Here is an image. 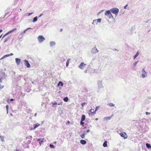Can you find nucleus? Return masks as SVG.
I'll return each mask as SVG.
<instances>
[{
  "label": "nucleus",
  "instance_id": "1",
  "mask_svg": "<svg viewBox=\"0 0 151 151\" xmlns=\"http://www.w3.org/2000/svg\"><path fill=\"white\" fill-rule=\"evenodd\" d=\"M110 10L111 11V12L114 14L116 16L118 14L119 10L117 8H113L110 9Z\"/></svg>",
  "mask_w": 151,
  "mask_h": 151
},
{
  "label": "nucleus",
  "instance_id": "2",
  "mask_svg": "<svg viewBox=\"0 0 151 151\" xmlns=\"http://www.w3.org/2000/svg\"><path fill=\"white\" fill-rule=\"evenodd\" d=\"M37 38L39 43L42 42L45 40V37L42 35H39Z\"/></svg>",
  "mask_w": 151,
  "mask_h": 151
},
{
  "label": "nucleus",
  "instance_id": "3",
  "mask_svg": "<svg viewBox=\"0 0 151 151\" xmlns=\"http://www.w3.org/2000/svg\"><path fill=\"white\" fill-rule=\"evenodd\" d=\"M17 29L16 28H15L14 29H12L9 31L8 32H7L4 35H3V36L2 37V39L6 35H8L10 33H11L14 32V31L16 30Z\"/></svg>",
  "mask_w": 151,
  "mask_h": 151
},
{
  "label": "nucleus",
  "instance_id": "4",
  "mask_svg": "<svg viewBox=\"0 0 151 151\" xmlns=\"http://www.w3.org/2000/svg\"><path fill=\"white\" fill-rule=\"evenodd\" d=\"M97 85L98 88L99 89H100L103 87L102 85V81H97Z\"/></svg>",
  "mask_w": 151,
  "mask_h": 151
},
{
  "label": "nucleus",
  "instance_id": "5",
  "mask_svg": "<svg viewBox=\"0 0 151 151\" xmlns=\"http://www.w3.org/2000/svg\"><path fill=\"white\" fill-rule=\"evenodd\" d=\"M120 136L123 137L124 139H125L127 138V135L124 132H122L119 134Z\"/></svg>",
  "mask_w": 151,
  "mask_h": 151
},
{
  "label": "nucleus",
  "instance_id": "6",
  "mask_svg": "<svg viewBox=\"0 0 151 151\" xmlns=\"http://www.w3.org/2000/svg\"><path fill=\"white\" fill-rule=\"evenodd\" d=\"M99 51L96 47L93 48L91 50V52L92 54H96Z\"/></svg>",
  "mask_w": 151,
  "mask_h": 151
},
{
  "label": "nucleus",
  "instance_id": "7",
  "mask_svg": "<svg viewBox=\"0 0 151 151\" xmlns=\"http://www.w3.org/2000/svg\"><path fill=\"white\" fill-rule=\"evenodd\" d=\"M24 62L25 65L27 67V68H29L30 67V64L29 63L28 60H24Z\"/></svg>",
  "mask_w": 151,
  "mask_h": 151
},
{
  "label": "nucleus",
  "instance_id": "8",
  "mask_svg": "<svg viewBox=\"0 0 151 151\" xmlns=\"http://www.w3.org/2000/svg\"><path fill=\"white\" fill-rule=\"evenodd\" d=\"M86 65V64H84V62H81L78 66V67L81 69H83Z\"/></svg>",
  "mask_w": 151,
  "mask_h": 151
},
{
  "label": "nucleus",
  "instance_id": "9",
  "mask_svg": "<svg viewBox=\"0 0 151 151\" xmlns=\"http://www.w3.org/2000/svg\"><path fill=\"white\" fill-rule=\"evenodd\" d=\"M142 76L143 78H145L147 75V73L144 70V69H142Z\"/></svg>",
  "mask_w": 151,
  "mask_h": 151
},
{
  "label": "nucleus",
  "instance_id": "10",
  "mask_svg": "<svg viewBox=\"0 0 151 151\" xmlns=\"http://www.w3.org/2000/svg\"><path fill=\"white\" fill-rule=\"evenodd\" d=\"M15 62L17 65H18L20 64L21 61L20 58H16L15 59Z\"/></svg>",
  "mask_w": 151,
  "mask_h": 151
},
{
  "label": "nucleus",
  "instance_id": "11",
  "mask_svg": "<svg viewBox=\"0 0 151 151\" xmlns=\"http://www.w3.org/2000/svg\"><path fill=\"white\" fill-rule=\"evenodd\" d=\"M37 141L39 142L40 145H41L42 143L43 142V139L38 138L37 139Z\"/></svg>",
  "mask_w": 151,
  "mask_h": 151
},
{
  "label": "nucleus",
  "instance_id": "12",
  "mask_svg": "<svg viewBox=\"0 0 151 151\" xmlns=\"http://www.w3.org/2000/svg\"><path fill=\"white\" fill-rule=\"evenodd\" d=\"M111 13V11L110 9V10H107L105 12V15L107 17L109 16Z\"/></svg>",
  "mask_w": 151,
  "mask_h": 151
},
{
  "label": "nucleus",
  "instance_id": "13",
  "mask_svg": "<svg viewBox=\"0 0 151 151\" xmlns=\"http://www.w3.org/2000/svg\"><path fill=\"white\" fill-rule=\"evenodd\" d=\"M113 115L112 114V115H111L110 116H109L104 117V119L105 120H110L111 119V118H112V117Z\"/></svg>",
  "mask_w": 151,
  "mask_h": 151
},
{
  "label": "nucleus",
  "instance_id": "14",
  "mask_svg": "<svg viewBox=\"0 0 151 151\" xmlns=\"http://www.w3.org/2000/svg\"><path fill=\"white\" fill-rule=\"evenodd\" d=\"M40 124L39 123H37L36 124H33V127H34L33 129H36L37 127H38L40 126Z\"/></svg>",
  "mask_w": 151,
  "mask_h": 151
},
{
  "label": "nucleus",
  "instance_id": "15",
  "mask_svg": "<svg viewBox=\"0 0 151 151\" xmlns=\"http://www.w3.org/2000/svg\"><path fill=\"white\" fill-rule=\"evenodd\" d=\"M80 142L81 144H82L83 145H84L86 144V140H83V139L81 140H80Z\"/></svg>",
  "mask_w": 151,
  "mask_h": 151
},
{
  "label": "nucleus",
  "instance_id": "16",
  "mask_svg": "<svg viewBox=\"0 0 151 151\" xmlns=\"http://www.w3.org/2000/svg\"><path fill=\"white\" fill-rule=\"evenodd\" d=\"M38 19L37 16H36L33 18L32 22L33 23L37 22Z\"/></svg>",
  "mask_w": 151,
  "mask_h": 151
},
{
  "label": "nucleus",
  "instance_id": "17",
  "mask_svg": "<svg viewBox=\"0 0 151 151\" xmlns=\"http://www.w3.org/2000/svg\"><path fill=\"white\" fill-rule=\"evenodd\" d=\"M86 119V116L84 114H83L82 115L81 118V121H84Z\"/></svg>",
  "mask_w": 151,
  "mask_h": 151
},
{
  "label": "nucleus",
  "instance_id": "18",
  "mask_svg": "<svg viewBox=\"0 0 151 151\" xmlns=\"http://www.w3.org/2000/svg\"><path fill=\"white\" fill-rule=\"evenodd\" d=\"M50 46L52 47L55 45V42L54 41H51L50 43Z\"/></svg>",
  "mask_w": 151,
  "mask_h": 151
},
{
  "label": "nucleus",
  "instance_id": "19",
  "mask_svg": "<svg viewBox=\"0 0 151 151\" xmlns=\"http://www.w3.org/2000/svg\"><path fill=\"white\" fill-rule=\"evenodd\" d=\"M63 86V82H62L61 81H60L58 82V83L57 85L58 86Z\"/></svg>",
  "mask_w": 151,
  "mask_h": 151
},
{
  "label": "nucleus",
  "instance_id": "20",
  "mask_svg": "<svg viewBox=\"0 0 151 151\" xmlns=\"http://www.w3.org/2000/svg\"><path fill=\"white\" fill-rule=\"evenodd\" d=\"M103 146L104 147H107V141H105L103 145Z\"/></svg>",
  "mask_w": 151,
  "mask_h": 151
},
{
  "label": "nucleus",
  "instance_id": "21",
  "mask_svg": "<svg viewBox=\"0 0 151 151\" xmlns=\"http://www.w3.org/2000/svg\"><path fill=\"white\" fill-rule=\"evenodd\" d=\"M52 104L53 105V106L54 107H57V105H58L57 103L56 102H52Z\"/></svg>",
  "mask_w": 151,
  "mask_h": 151
},
{
  "label": "nucleus",
  "instance_id": "22",
  "mask_svg": "<svg viewBox=\"0 0 151 151\" xmlns=\"http://www.w3.org/2000/svg\"><path fill=\"white\" fill-rule=\"evenodd\" d=\"M146 147L148 149L151 148V145L150 144H149L148 143H146Z\"/></svg>",
  "mask_w": 151,
  "mask_h": 151
},
{
  "label": "nucleus",
  "instance_id": "23",
  "mask_svg": "<svg viewBox=\"0 0 151 151\" xmlns=\"http://www.w3.org/2000/svg\"><path fill=\"white\" fill-rule=\"evenodd\" d=\"M139 54V53L138 51H137L136 54L133 56L134 59L136 57H137Z\"/></svg>",
  "mask_w": 151,
  "mask_h": 151
},
{
  "label": "nucleus",
  "instance_id": "24",
  "mask_svg": "<svg viewBox=\"0 0 151 151\" xmlns=\"http://www.w3.org/2000/svg\"><path fill=\"white\" fill-rule=\"evenodd\" d=\"M96 112L95 111H93V112H91L90 113H89L88 114H89V115L91 116H92V115H94L96 113Z\"/></svg>",
  "mask_w": 151,
  "mask_h": 151
},
{
  "label": "nucleus",
  "instance_id": "25",
  "mask_svg": "<svg viewBox=\"0 0 151 151\" xmlns=\"http://www.w3.org/2000/svg\"><path fill=\"white\" fill-rule=\"evenodd\" d=\"M11 38L10 36H9L7 38H6L4 40V43H5L6 42H7Z\"/></svg>",
  "mask_w": 151,
  "mask_h": 151
},
{
  "label": "nucleus",
  "instance_id": "26",
  "mask_svg": "<svg viewBox=\"0 0 151 151\" xmlns=\"http://www.w3.org/2000/svg\"><path fill=\"white\" fill-rule=\"evenodd\" d=\"M68 100V98L67 96L65 97L63 99V101L65 102H67Z\"/></svg>",
  "mask_w": 151,
  "mask_h": 151
},
{
  "label": "nucleus",
  "instance_id": "27",
  "mask_svg": "<svg viewBox=\"0 0 151 151\" xmlns=\"http://www.w3.org/2000/svg\"><path fill=\"white\" fill-rule=\"evenodd\" d=\"M107 105L110 107H114L115 106V104L112 103H108Z\"/></svg>",
  "mask_w": 151,
  "mask_h": 151
},
{
  "label": "nucleus",
  "instance_id": "28",
  "mask_svg": "<svg viewBox=\"0 0 151 151\" xmlns=\"http://www.w3.org/2000/svg\"><path fill=\"white\" fill-rule=\"evenodd\" d=\"M4 137L3 136L0 135V139L1 140V141L3 142H4L5 141L4 140Z\"/></svg>",
  "mask_w": 151,
  "mask_h": 151
},
{
  "label": "nucleus",
  "instance_id": "29",
  "mask_svg": "<svg viewBox=\"0 0 151 151\" xmlns=\"http://www.w3.org/2000/svg\"><path fill=\"white\" fill-rule=\"evenodd\" d=\"M70 60V59H68V60H67V61L66 62V67H68V66L69 64V61Z\"/></svg>",
  "mask_w": 151,
  "mask_h": 151
},
{
  "label": "nucleus",
  "instance_id": "30",
  "mask_svg": "<svg viewBox=\"0 0 151 151\" xmlns=\"http://www.w3.org/2000/svg\"><path fill=\"white\" fill-rule=\"evenodd\" d=\"M97 23V22L96 19H95L93 20V22L92 23L93 24H96Z\"/></svg>",
  "mask_w": 151,
  "mask_h": 151
},
{
  "label": "nucleus",
  "instance_id": "31",
  "mask_svg": "<svg viewBox=\"0 0 151 151\" xmlns=\"http://www.w3.org/2000/svg\"><path fill=\"white\" fill-rule=\"evenodd\" d=\"M90 131V130L88 129L87 131H84L83 132V133L85 134V135H86L88 133H89Z\"/></svg>",
  "mask_w": 151,
  "mask_h": 151
},
{
  "label": "nucleus",
  "instance_id": "32",
  "mask_svg": "<svg viewBox=\"0 0 151 151\" xmlns=\"http://www.w3.org/2000/svg\"><path fill=\"white\" fill-rule=\"evenodd\" d=\"M107 17H108L109 18L114 19V17L111 13L109 16H107Z\"/></svg>",
  "mask_w": 151,
  "mask_h": 151
},
{
  "label": "nucleus",
  "instance_id": "33",
  "mask_svg": "<svg viewBox=\"0 0 151 151\" xmlns=\"http://www.w3.org/2000/svg\"><path fill=\"white\" fill-rule=\"evenodd\" d=\"M49 146L50 148H54L55 147V146L52 144H50L49 145Z\"/></svg>",
  "mask_w": 151,
  "mask_h": 151
},
{
  "label": "nucleus",
  "instance_id": "34",
  "mask_svg": "<svg viewBox=\"0 0 151 151\" xmlns=\"http://www.w3.org/2000/svg\"><path fill=\"white\" fill-rule=\"evenodd\" d=\"M27 29H26L25 30H24L23 32H22L21 33V35H23L24 34L25 32H26L27 31Z\"/></svg>",
  "mask_w": 151,
  "mask_h": 151
},
{
  "label": "nucleus",
  "instance_id": "35",
  "mask_svg": "<svg viewBox=\"0 0 151 151\" xmlns=\"http://www.w3.org/2000/svg\"><path fill=\"white\" fill-rule=\"evenodd\" d=\"M85 135L83 133L80 135V137L82 138H84L85 137Z\"/></svg>",
  "mask_w": 151,
  "mask_h": 151
},
{
  "label": "nucleus",
  "instance_id": "36",
  "mask_svg": "<svg viewBox=\"0 0 151 151\" xmlns=\"http://www.w3.org/2000/svg\"><path fill=\"white\" fill-rule=\"evenodd\" d=\"M8 57V56L7 54L5 55L1 58L0 60H2V59H3L4 58H5L6 57Z\"/></svg>",
  "mask_w": 151,
  "mask_h": 151
},
{
  "label": "nucleus",
  "instance_id": "37",
  "mask_svg": "<svg viewBox=\"0 0 151 151\" xmlns=\"http://www.w3.org/2000/svg\"><path fill=\"white\" fill-rule=\"evenodd\" d=\"M138 61L135 62L133 63V65L134 67H136Z\"/></svg>",
  "mask_w": 151,
  "mask_h": 151
},
{
  "label": "nucleus",
  "instance_id": "38",
  "mask_svg": "<svg viewBox=\"0 0 151 151\" xmlns=\"http://www.w3.org/2000/svg\"><path fill=\"white\" fill-rule=\"evenodd\" d=\"M83 121H81L80 122V124L81 125H82L83 126H84V122H83Z\"/></svg>",
  "mask_w": 151,
  "mask_h": 151
},
{
  "label": "nucleus",
  "instance_id": "39",
  "mask_svg": "<svg viewBox=\"0 0 151 151\" xmlns=\"http://www.w3.org/2000/svg\"><path fill=\"white\" fill-rule=\"evenodd\" d=\"M97 22H100L101 21V18H98L97 19H96Z\"/></svg>",
  "mask_w": 151,
  "mask_h": 151
},
{
  "label": "nucleus",
  "instance_id": "40",
  "mask_svg": "<svg viewBox=\"0 0 151 151\" xmlns=\"http://www.w3.org/2000/svg\"><path fill=\"white\" fill-rule=\"evenodd\" d=\"M9 106L8 105H6V110L7 111V114L8 113V110L9 109Z\"/></svg>",
  "mask_w": 151,
  "mask_h": 151
},
{
  "label": "nucleus",
  "instance_id": "41",
  "mask_svg": "<svg viewBox=\"0 0 151 151\" xmlns=\"http://www.w3.org/2000/svg\"><path fill=\"white\" fill-rule=\"evenodd\" d=\"M100 108V106H96L95 108V111H97V110H98Z\"/></svg>",
  "mask_w": 151,
  "mask_h": 151
},
{
  "label": "nucleus",
  "instance_id": "42",
  "mask_svg": "<svg viewBox=\"0 0 151 151\" xmlns=\"http://www.w3.org/2000/svg\"><path fill=\"white\" fill-rule=\"evenodd\" d=\"M86 102H83V103H82L81 104V106L82 107H83L85 105V104H86Z\"/></svg>",
  "mask_w": 151,
  "mask_h": 151
},
{
  "label": "nucleus",
  "instance_id": "43",
  "mask_svg": "<svg viewBox=\"0 0 151 151\" xmlns=\"http://www.w3.org/2000/svg\"><path fill=\"white\" fill-rule=\"evenodd\" d=\"M9 12H8L6 13L4 15V17H3V18H4L5 16H7L8 14H9Z\"/></svg>",
  "mask_w": 151,
  "mask_h": 151
},
{
  "label": "nucleus",
  "instance_id": "44",
  "mask_svg": "<svg viewBox=\"0 0 151 151\" xmlns=\"http://www.w3.org/2000/svg\"><path fill=\"white\" fill-rule=\"evenodd\" d=\"M33 13H34L33 12H32V13H27V14L28 16H30L31 15L33 14Z\"/></svg>",
  "mask_w": 151,
  "mask_h": 151
},
{
  "label": "nucleus",
  "instance_id": "45",
  "mask_svg": "<svg viewBox=\"0 0 151 151\" xmlns=\"http://www.w3.org/2000/svg\"><path fill=\"white\" fill-rule=\"evenodd\" d=\"M150 113H151L150 112H149L147 111L145 112V114L146 115H148L150 114Z\"/></svg>",
  "mask_w": 151,
  "mask_h": 151
},
{
  "label": "nucleus",
  "instance_id": "46",
  "mask_svg": "<svg viewBox=\"0 0 151 151\" xmlns=\"http://www.w3.org/2000/svg\"><path fill=\"white\" fill-rule=\"evenodd\" d=\"M104 11V10H102L101 11H100L99 12L98 14H97V16H98L101 12H103Z\"/></svg>",
  "mask_w": 151,
  "mask_h": 151
},
{
  "label": "nucleus",
  "instance_id": "47",
  "mask_svg": "<svg viewBox=\"0 0 151 151\" xmlns=\"http://www.w3.org/2000/svg\"><path fill=\"white\" fill-rule=\"evenodd\" d=\"M128 6V4H127L126 5L124 6V9H127V6Z\"/></svg>",
  "mask_w": 151,
  "mask_h": 151
},
{
  "label": "nucleus",
  "instance_id": "48",
  "mask_svg": "<svg viewBox=\"0 0 151 151\" xmlns=\"http://www.w3.org/2000/svg\"><path fill=\"white\" fill-rule=\"evenodd\" d=\"M7 55H8V57H9L10 56L13 55L14 54L12 53H11L9 54H7Z\"/></svg>",
  "mask_w": 151,
  "mask_h": 151
},
{
  "label": "nucleus",
  "instance_id": "49",
  "mask_svg": "<svg viewBox=\"0 0 151 151\" xmlns=\"http://www.w3.org/2000/svg\"><path fill=\"white\" fill-rule=\"evenodd\" d=\"M150 21V20H147L146 21H145L143 22L144 23H148L149 21Z\"/></svg>",
  "mask_w": 151,
  "mask_h": 151
},
{
  "label": "nucleus",
  "instance_id": "50",
  "mask_svg": "<svg viewBox=\"0 0 151 151\" xmlns=\"http://www.w3.org/2000/svg\"><path fill=\"white\" fill-rule=\"evenodd\" d=\"M14 151H21V150L20 149H16Z\"/></svg>",
  "mask_w": 151,
  "mask_h": 151
},
{
  "label": "nucleus",
  "instance_id": "51",
  "mask_svg": "<svg viewBox=\"0 0 151 151\" xmlns=\"http://www.w3.org/2000/svg\"><path fill=\"white\" fill-rule=\"evenodd\" d=\"M43 13H42L38 17V18H39L40 17H41L42 15H43Z\"/></svg>",
  "mask_w": 151,
  "mask_h": 151
},
{
  "label": "nucleus",
  "instance_id": "52",
  "mask_svg": "<svg viewBox=\"0 0 151 151\" xmlns=\"http://www.w3.org/2000/svg\"><path fill=\"white\" fill-rule=\"evenodd\" d=\"M31 142V140H29L28 141H27V143H28V144H29Z\"/></svg>",
  "mask_w": 151,
  "mask_h": 151
},
{
  "label": "nucleus",
  "instance_id": "53",
  "mask_svg": "<svg viewBox=\"0 0 151 151\" xmlns=\"http://www.w3.org/2000/svg\"><path fill=\"white\" fill-rule=\"evenodd\" d=\"M14 100V99H11L10 100V102H11L12 101H13Z\"/></svg>",
  "mask_w": 151,
  "mask_h": 151
},
{
  "label": "nucleus",
  "instance_id": "54",
  "mask_svg": "<svg viewBox=\"0 0 151 151\" xmlns=\"http://www.w3.org/2000/svg\"><path fill=\"white\" fill-rule=\"evenodd\" d=\"M4 86H1H1L0 87V89L3 88H4Z\"/></svg>",
  "mask_w": 151,
  "mask_h": 151
},
{
  "label": "nucleus",
  "instance_id": "55",
  "mask_svg": "<svg viewBox=\"0 0 151 151\" xmlns=\"http://www.w3.org/2000/svg\"><path fill=\"white\" fill-rule=\"evenodd\" d=\"M88 67L87 68V69H86L85 71H84V72L85 73H87V69H88Z\"/></svg>",
  "mask_w": 151,
  "mask_h": 151
},
{
  "label": "nucleus",
  "instance_id": "56",
  "mask_svg": "<svg viewBox=\"0 0 151 151\" xmlns=\"http://www.w3.org/2000/svg\"><path fill=\"white\" fill-rule=\"evenodd\" d=\"M28 110L29 111H30V112H31L32 111V110L30 109L29 108H28Z\"/></svg>",
  "mask_w": 151,
  "mask_h": 151
},
{
  "label": "nucleus",
  "instance_id": "57",
  "mask_svg": "<svg viewBox=\"0 0 151 151\" xmlns=\"http://www.w3.org/2000/svg\"><path fill=\"white\" fill-rule=\"evenodd\" d=\"M62 104H63V102H60V103H58V104L59 105H62Z\"/></svg>",
  "mask_w": 151,
  "mask_h": 151
},
{
  "label": "nucleus",
  "instance_id": "58",
  "mask_svg": "<svg viewBox=\"0 0 151 151\" xmlns=\"http://www.w3.org/2000/svg\"><path fill=\"white\" fill-rule=\"evenodd\" d=\"M34 129V127H31L30 129V130H31L35 129Z\"/></svg>",
  "mask_w": 151,
  "mask_h": 151
},
{
  "label": "nucleus",
  "instance_id": "59",
  "mask_svg": "<svg viewBox=\"0 0 151 151\" xmlns=\"http://www.w3.org/2000/svg\"><path fill=\"white\" fill-rule=\"evenodd\" d=\"M32 29V28L31 27H29V28H27L26 29H27V30H28L29 29Z\"/></svg>",
  "mask_w": 151,
  "mask_h": 151
},
{
  "label": "nucleus",
  "instance_id": "60",
  "mask_svg": "<svg viewBox=\"0 0 151 151\" xmlns=\"http://www.w3.org/2000/svg\"><path fill=\"white\" fill-rule=\"evenodd\" d=\"M37 113H35V114H34V116H37Z\"/></svg>",
  "mask_w": 151,
  "mask_h": 151
},
{
  "label": "nucleus",
  "instance_id": "61",
  "mask_svg": "<svg viewBox=\"0 0 151 151\" xmlns=\"http://www.w3.org/2000/svg\"><path fill=\"white\" fill-rule=\"evenodd\" d=\"M3 30L2 29L0 30V33Z\"/></svg>",
  "mask_w": 151,
  "mask_h": 151
},
{
  "label": "nucleus",
  "instance_id": "62",
  "mask_svg": "<svg viewBox=\"0 0 151 151\" xmlns=\"http://www.w3.org/2000/svg\"><path fill=\"white\" fill-rule=\"evenodd\" d=\"M113 50H115H115H116V51H118V50L116 49H113Z\"/></svg>",
  "mask_w": 151,
  "mask_h": 151
},
{
  "label": "nucleus",
  "instance_id": "63",
  "mask_svg": "<svg viewBox=\"0 0 151 151\" xmlns=\"http://www.w3.org/2000/svg\"><path fill=\"white\" fill-rule=\"evenodd\" d=\"M87 128V127H85L84 128H83V129H86Z\"/></svg>",
  "mask_w": 151,
  "mask_h": 151
},
{
  "label": "nucleus",
  "instance_id": "64",
  "mask_svg": "<svg viewBox=\"0 0 151 151\" xmlns=\"http://www.w3.org/2000/svg\"><path fill=\"white\" fill-rule=\"evenodd\" d=\"M98 118H96V119H95V120H96V121H97V120H98Z\"/></svg>",
  "mask_w": 151,
  "mask_h": 151
}]
</instances>
